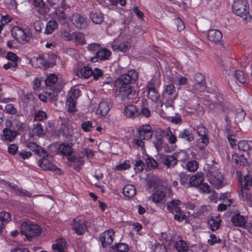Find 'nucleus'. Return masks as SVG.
Instances as JSON below:
<instances>
[{
  "label": "nucleus",
  "instance_id": "nucleus-53",
  "mask_svg": "<svg viewBox=\"0 0 252 252\" xmlns=\"http://www.w3.org/2000/svg\"><path fill=\"white\" fill-rule=\"evenodd\" d=\"M209 143V139L207 136L200 137L198 139L197 145L200 150H203Z\"/></svg>",
  "mask_w": 252,
  "mask_h": 252
},
{
  "label": "nucleus",
  "instance_id": "nucleus-24",
  "mask_svg": "<svg viewBox=\"0 0 252 252\" xmlns=\"http://www.w3.org/2000/svg\"><path fill=\"white\" fill-rule=\"evenodd\" d=\"M241 189L239 190H242L243 192L248 191L252 187V176L249 175H245L242 180L240 179Z\"/></svg>",
  "mask_w": 252,
  "mask_h": 252
},
{
  "label": "nucleus",
  "instance_id": "nucleus-55",
  "mask_svg": "<svg viewBox=\"0 0 252 252\" xmlns=\"http://www.w3.org/2000/svg\"><path fill=\"white\" fill-rule=\"evenodd\" d=\"M66 106L67 107L68 111L71 112L75 111L76 108V102L73 98L69 97L68 99H67L66 101Z\"/></svg>",
  "mask_w": 252,
  "mask_h": 252
},
{
  "label": "nucleus",
  "instance_id": "nucleus-61",
  "mask_svg": "<svg viewBox=\"0 0 252 252\" xmlns=\"http://www.w3.org/2000/svg\"><path fill=\"white\" fill-rule=\"evenodd\" d=\"M165 134L168 136V142L170 144H175L177 141V138L176 136L172 134L169 129H166L165 131Z\"/></svg>",
  "mask_w": 252,
  "mask_h": 252
},
{
  "label": "nucleus",
  "instance_id": "nucleus-30",
  "mask_svg": "<svg viewBox=\"0 0 252 252\" xmlns=\"http://www.w3.org/2000/svg\"><path fill=\"white\" fill-rule=\"evenodd\" d=\"M232 160L238 167L244 166L247 163V160L243 155L234 153L232 156Z\"/></svg>",
  "mask_w": 252,
  "mask_h": 252
},
{
  "label": "nucleus",
  "instance_id": "nucleus-9",
  "mask_svg": "<svg viewBox=\"0 0 252 252\" xmlns=\"http://www.w3.org/2000/svg\"><path fill=\"white\" fill-rule=\"evenodd\" d=\"M115 237V231L113 229H108L102 233L99 236V241L101 246L105 248L107 246H109L113 242Z\"/></svg>",
  "mask_w": 252,
  "mask_h": 252
},
{
  "label": "nucleus",
  "instance_id": "nucleus-40",
  "mask_svg": "<svg viewBox=\"0 0 252 252\" xmlns=\"http://www.w3.org/2000/svg\"><path fill=\"white\" fill-rule=\"evenodd\" d=\"M58 28V24L56 21L54 20H50L48 21L44 33L47 34L52 33L54 31Z\"/></svg>",
  "mask_w": 252,
  "mask_h": 252
},
{
  "label": "nucleus",
  "instance_id": "nucleus-42",
  "mask_svg": "<svg viewBox=\"0 0 252 252\" xmlns=\"http://www.w3.org/2000/svg\"><path fill=\"white\" fill-rule=\"evenodd\" d=\"M165 196V193L162 190H157L152 195L149 197L150 200L153 202L158 203L161 201Z\"/></svg>",
  "mask_w": 252,
  "mask_h": 252
},
{
  "label": "nucleus",
  "instance_id": "nucleus-18",
  "mask_svg": "<svg viewBox=\"0 0 252 252\" xmlns=\"http://www.w3.org/2000/svg\"><path fill=\"white\" fill-rule=\"evenodd\" d=\"M165 134V132L164 130H159L156 131L153 140V144L158 152L162 150L163 144V137Z\"/></svg>",
  "mask_w": 252,
  "mask_h": 252
},
{
  "label": "nucleus",
  "instance_id": "nucleus-48",
  "mask_svg": "<svg viewBox=\"0 0 252 252\" xmlns=\"http://www.w3.org/2000/svg\"><path fill=\"white\" fill-rule=\"evenodd\" d=\"M180 182L181 184L186 188L190 187V184H189V178L190 177L188 174L184 173H181L179 175Z\"/></svg>",
  "mask_w": 252,
  "mask_h": 252
},
{
  "label": "nucleus",
  "instance_id": "nucleus-63",
  "mask_svg": "<svg viewBox=\"0 0 252 252\" xmlns=\"http://www.w3.org/2000/svg\"><path fill=\"white\" fill-rule=\"evenodd\" d=\"M174 215V218L175 220H178L179 222L182 221L183 220H186L187 216L184 212L180 209V212L176 213Z\"/></svg>",
  "mask_w": 252,
  "mask_h": 252
},
{
  "label": "nucleus",
  "instance_id": "nucleus-8",
  "mask_svg": "<svg viewBox=\"0 0 252 252\" xmlns=\"http://www.w3.org/2000/svg\"><path fill=\"white\" fill-rule=\"evenodd\" d=\"M155 82L153 79L149 81L146 86V89L148 92V98L152 101L157 102L159 100L160 95L157 90L158 86L156 85Z\"/></svg>",
  "mask_w": 252,
  "mask_h": 252
},
{
  "label": "nucleus",
  "instance_id": "nucleus-1",
  "mask_svg": "<svg viewBox=\"0 0 252 252\" xmlns=\"http://www.w3.org/2000/svg\"><path fill=\"white\" fill-rule=\"evenodd\" d=\"M138 73L134 69L129 70L126 73L121 74L115 82V86L119 89V95L123 100L131 99L137 94L131 84L138 79Z\"/></svg>",
  "mask_w": 252,
  "mask_h": 252
},
{
  "label": "nucleus",
  "instance_id": "nucleus-32",
  "mask_svg": "<svg viewBox=\"0 0 252 252\" xmlns=\"http://www.w3.org/2000/svg\"><path fill=\"white\" fill-rule=\"evenodd\" d=\"M58 80V77L57 75L54 73H51L47 76L46 79L45 80V83L50 89L55 90V85Z\"/></svg>",
  "mask_w": 252,
  "mask_h": 252
},
{
  "label": "nucleus",
  "instance_id": "nucleus-21",
  "mask_svg": "<svg viewBox=\"0 0 252 252\" xmlns=\"http://www.w3.org/2000/svg\"><path fill=\"white\" fill-rule=\"evenodd\" d=\"M231 221L235 226L242 227L245 225L247 220L245 216L240 215V213H237L232 216Z\"/></svg>",
  "mask_w": 252,
  "mask_h": 252
},
{
  "label": "nucleus",
  "instance_id": "nucleus-54",
  "mask_svg": "<svg viewBox=\"0 0 252 252\" xmlns=\"http://www.w3.org/2000/svg\"><path fill=\"white\" fill-rule=\"evenodd\" d=\"M146 162L150 169H156L158 167V163L153 158L148 157L146 160Z\"/></svg>",
  "mask_w": 252,
  "mask_h": 252
},
{
  "label": "nucleus",
  "instance_id": "nucleus-60",
  "mask_svg": "<svg viewBox=\"0 0 252 252\" xmlns=\"http://www.w3.org/2000/svg\"><path fill=\"white\" fill-rule=\"evenodd\" d=\"M103 75V71L98 68H95L93 70L92 75L95 80H98L102 77Z\"/></svg>",
  "mask_w": 252,
  "mask_h": 252
},
{
  "label": "nucleus",
  "instance_id": "nucleus-23",
  "mask_svg": "<svg viewBox=\"0 0 252 252\" xmlns=\"http://www.w3.org/2000/svg\"><path fill=\"white\" fill-rule=\"evenodd\" d=\"M125 115L127 118H134L140 115L137 107L133 105H128L125 107Z\"/></svg>",
  "mask_w": 252,
  "mask_h": 252
},
{
  "label": "nucleus",
  "instance_id": "nucleus-50",
  "mask_svg": "<svg viewBox=\"0 0 252 252\" xmlns=\"http://www.w3.org/2000/svg\"><path fill=\"white\" fill-rule=\"evenodd\" d=\"M47 118L46 113L42 110H39L34 114V121H41Z\"/></svg>",
  "mask_w": 252,
  "mask_h": 252
},
{
  "label": "nucleus",
  "instance_id": "nucleus-38",
  "mask_svg": "<svg viewBox=\"0 0 252 252\" xmlns=\"http://www.w3.org/2000/svg\"><path fill=\"white\" fill-rule=\"evenodd\" d=\"M123 194L128 198L133 197L136 194L135 187L131 184L125 186L123 188Z\"/></svg>",
  "mask_w": 252,
  "mask_h": 252
},
{
  "label": "nucleus",
  "instance_id": "nucleus-14",
  "mask_svg": "<svg viewBox=\"0 0 252 252\" xmlns=\"http://www.w3.org/2000/svg\"><path fill=\"white\" fill-rule=\"evenodd\" d=\"M137 134L138 138L148 140L152 136L153 130L150 125H143L137 129Z\"/></svg>",
  "mask_w": 252,
  "mask_h": 252
},
{
  "label": "nucleus",
  "instance_id": "nucleus-46",
  "mask_svg": "<svg viewBox=\"0 0 252 252\" xmlns=\"http://www.w3.org/2000/svg\"><path fill=\"white\" fill-rule=\"evenodd\" d=\"M130 47V45L128 42L122 43L120 45L113 44L112 45L113 50H118L124 53L127 51Z\"/></svg>",
  "mask_w": 252,
  "mask_h": 252
},
{
  "label": "nucleus",
  "instance_id": "nucleus-29",
  "mask_svg": "<svg viewBox=\"0 0 252 252\" xmlns=\"http://www.w3.org/2000/svg\"><path fill=\"white\" fill-rule=\"evenodd\" d=\"M221 221L219 216L211 218L208 220L207 224L208 227L213 231L218 230Z\"/></svg>",
  "mask_w": 252,
  "mask_h": 252
},
{
  "label": "nucleus",
  "instance_id": "nucleus-59",
  "mask_svg": "<svg viewBox=\"0 0 252 252\" xmlns=\"http://www.w3.org/2000/svg\"><path fill=\"white\" fill-rule=\"evenodd\" d=\"M93 127L92 122L90 121L84 122L81 124V128L86 132L91 131Z\"/></svg>",
  "mask_w": 252,
  "mask_h": 252
},
{
  "label": "nucleus",
  "instance_id": "nucleus-6",
  "mask_svg": "<svg viewBox=\"0 0 252 252\" xmlns=\"http://www.w3.org/2000/svg\"><path fill=\"white\" fill-rule=\"evenodd\" d=\"M11 35L14 38L22 44H25L30 41V37L25 31L19 26H15L12 29Z\"/></svg>",
  "mask_w": 252,
  "mask_h": 252
},
{
  "label": "nucleus",
  "instance_id": "nucleus-17",
  "mask_svg": "<svg viewBox=\"0 0 252 252\" xmlns=\"http://www.w3.org/2000/svg\"><path fill=\"white\" fill-rule=\"evenodd\" d=\"M66 8L67 5L64 0H62L60 5L55 8L54 13L58 20L65 21L67 19V16L65 13Z\"/></svg>",
  "mask_w": 252,
  "mask_h": 252
},
{
  "label": "nucleus",
  "instance_id": "nucleus-27",
  "mask_svg": "<svg viewBox=\"0 0 252 252\" xmlns=\"http://www.w3.org/2000/svg\"><path fill=\"white\" fill-rule=\"evenodd\" d=\"M27 147L38 156H47L46 151L37 145L35 142H29L27 144Z\"/></svg>",
  "mask_w": 252,
  "mask_h": 252
},
{
  "label": "nucleus",
  "instance_id": "nucleus-43",
  "mask_svg": "<svg viewBox=\"0 0 252 252\" xmlns=\"http://www.w3.org/2000/svg\"><path fill=\"white\" fill-rule=\"evenodd\" d=\"M111 248L114 252H127L128 251V246L124 243H116L111 246Z\"/></svg>",
  "mask_w": 252,
  "mask_h": 252
},
{
  "label": "nucleus",
  "instance_id": "nucleus-7",
  "mask_svg": "<svg viewBox=\"0 0 252 252\" xmlns=\"http://www.w3.org/2000/svg\"><path fill=\"white\" fill-rule=\"evenodd\" d=\"M75 75L82 79H88L92 76L93 70L88 66H84L83 63H79L74 68Z\"/></svg>",
  "mask_w": 252,
  "mask_h": 252
},
{
  "label": "nucleus",
  "instance_id": "nucleus-34",
  "mask_svg": "<svg viewBox=\"0 0 252 252\" xmlns=\"http://www.w3.org/2000/svg\"><path fill=\"white\" fill-rule=\"evenodd\" d=\"M72 152V148L68 144H61L57 149V153L63 156H69Z\"/></svg>",
  "mask_w": 252,
  "mask_h": 252
},
{
  "label": "nucleus",
  "instance_id": "nucleus-41",
  "mask_svg": "<svg viewBox=\"0 0 252 252\" xmlns=\"http://www.w3.org/2000/svg\"><path fill=\"white\" fill-rule=\"evenodd\" d=\"M90 18L92 20L93 23L96 24H100L103 21V14L100 12H91L90 13Z\"/></svg>",
  "mask_w": 252,
  "mask_h": 252
},
{
  "label": "nucleus",
  "instance_id": "nucleus-19",
  "mask_svg": "<svg viewBox=\"0 0 252 252\" xmlns=\"http://www.w3.org/2000/svg\"><path fill=\"white\" fill-rule=\"evenodd\" d=\"M112 105L108 99L103 100L99 103L96 113L100 116H105L109 112Z\"/></svg>",
  "mask_w": 252,
  "mask_h": 252
},
{
  "label": "nucleus",
  "instance_id": "nucleus-36",
  "mask_svg": "<svg viewBox=\"0 0 252 252\" xmlns=\"http://www.w3.org/2000/svg\"><path fill=\"white\" fill-rule=\"evenodd\" d=\"M167 79L168 80L169 84L165 85L163 92L164 94H167V95L170 96L175 94L176 89L173 84V79L171 77H168Z\"/></svg>",
  "mask_w": 252,
  "mask_h": 252
},
{
  "label": "nucleus",
  "instance_id": "nucleus-22",
  "mask_svg": "<svg viewBox=\"0 0 252 252\" xmlns=\"http://www.w3.org/2000/svg\"><path fill=\"white\" fill-rule=\"evenodd\" d=\"M3 134L1 136V139L4 141L12 142L14 141L16 137L20 134L16 132L15 130H12L8 127L4 128L2 130Z\"/></svg>",
  "mask_w": 252,
  "mask_h": 252
},
{
  "label": "nucleus",
  "instance_id": "nucleus-39",
  "mask_svg": "<svg viewBox=\"0 0 252 252\" xmlns=\"http://www.w3.org/2000/svg\"><path fill=\"white\" fill-rule=\"evenodd\" d=\"M6 125L7 126H9V128L12 129V130H15L16 132H19V130H23V123L18 120H14L12 122H7Z\"/></svg>",
  "mask_w": 252,
  "mask_h": 252
},
{
  "label": "nucleus",
  "instance_id": "nucleus-15",
  "mask_svg": "<svg viewBox=\"0 0 252 252\" xmlns=\"http://www.w3.org/2000/svg\"><path fill=\"white\" fill-rule=\"evenodd\" d=\"M49 57L47 54H39L37 57H33V60L36 62L38 67L47 69L53 66V64L49 61Z\"/></svg>",
  "mask_w": 252,
  "mask_h": 252
},
{
  "label": "nucleus",
  "instance_id": "nucleus-49",
  "mask_svg": "<svg viewBox=\"0 0 252 252\" xmlns=\"http://www.w3.org/2000/svg\"><path fill=\"white\" fill-rule=\"evenodd\" d=\"M175 247L179 252H187L188 250L186 243L182 240L176 241Z\"/></svg>",
  "mask_w": 252,
  "mask_h": 252
},
{
  "label": "nucleus",
  "instance_id": "nucleus-52",
  "mask_svg": "<svg viewBox=\"0 0 252 252\" xmlns=\"http://www.w3.org/2000/svg\"><path fill=\"white\" fill-rule=\"evenodd\" d=\"M234 77L238 81L242 84L247 82V79L245 76L243 72L241 70H236L234 74Z\"/></svg>",
  "mask_w": 252,
  "mask_h": 252
},
{
  "label": "nucleus",
  "instance_id": "nucleus-58",
  "mask_svg": "<svg viewBox=\"0 0 252 252\" xmlns=\"http://www.w3.org/2000/svg\"><path fill=\"white\" fill-rule=\"evenodd\" d=\"M32 155L31 152L26 151L25 150L19 151L17 153V156L23 159H29L32 157Z\"/></svg>",
  "mask_w": 252,
  "mask_h": 252
},
{
  "label": "nucleus",
  "instance_id": "nucleus-31",
  "mask_svg": "<svg viewBox=\"0 0 252 252\" xmlns=\"http://www.w3.org/2000/svg\"><path fill=\"white\" fill-rule=\"evenodd\" d=\"M71 41L76 45H82L86 44L85 35L81 32H73Z\"/></svg>",
  "mask_w": 252,
  "mask_h": 252
},
{
  "label": "nucleus",
  "instance_id": "nucleus-62",
  "mask_svg": "<svg viewBox=\"0 0 252 252\" xmlns=\"http://www.w3.org/2000/svg\"><path fill=\"white\" fill-rule=\"evenodd\" d=\"M130 167V164L129 160H126L123 163L120 164L116 167V169L118 171L126 170Z\"/></svg>",
  "mask_w": 252,
  "mask_h": 252
},
{
  "label": "nucleus",
  "instance_id": "nucleus-33",
  "mask_svg": "<svg viewBox=\"0 0 252 252\" xmlns=\"http://www.w3.org/2000/svg\"><path fill=\"white\" fill-rule=\"evenodd\" d=\"M181 201L178 199H175L168 202L167 204V210L172 213L180 212V207L179 205Z\"/></svg>",
  "mask_w": 252,
  "mask_h": 252
},
{
  "label": "nucleus",
  "instance_id": "nucleus-25",
  "mask_svg": "<svg viewBox=\"0 0 252 252\" xmlns=\"http://www.w3.org/2000/svg\"><path fill=\"white\" fill-rule=\"evenodd\" d=\"M163 163L167 167L170 168L174 167L177 163L178 159L176 154L166 155L162 158Z\"/></svg>",
  "mask_w": 252,
  "mask_h": 252
},
{
  "label": "nucleus",
  "instance_id": "nucleus-64",
  "mask_svg": "<svg viewBox=\"0 0 252 252\" xmlns=\"http://www.w3.org/2000/svg\"><path fill=\"white\" fill-rule=\"evenodd\" d=\"M165 247L159 243L156 244L153 249V252H165Z\"/></svg>",
  "mask_w": 252,
  "mask_h": 252
},
{
  "label": "nucleus",
  "instance_id": "nucleus-57",
  "mask_svg": "<svg viewBox=\"0 0 252 252\" xmlns=\"http://www.w3.org/2000/svg\"><path fill=\"white\" fill-rule=\"evenodd\" d=\"M84 162V161L83 157H78L73 164L74 169L76 171H79L81 169V166L83 165Z\"/></svg>",
  "mask_w": 252,
  "mask_h": 252
},
{
  "label": "nucleus",
  "instance_id": "nucleus-3",
  "mask_svg": "<svg viewBox=\"0 0 252 252\" xmlns=\"http://www.w3.org/2000/svg\"><path fill=\"white\" fill-rule=\"evenodd\" d=\"M207 175L210 183L216 189L224 186L223 176L215 165L208 166Z\"/></svg>",
  "mask_w": 252,
  "mask_h": 252
},
{
  "label": "nucleus",
  "instance_id": "nucleus-11",
  "mask_svg": "<svg viewBox=\"0 0 252 252\" xmlns=\"http://www.w3.org/2000/svg\"><path fill=\"white\" fill-rule=\"evenodd\" d=\"M73 25L77 29H85L88 25L87 19L79 13H74L71 17Z\"/></svg>",
  "mask_w": 252,
  "mask_h": 252
},
{
  "label": "nucleus",
  "instance_id": "nucleus-5",
  "mask_svg": "<svg viewBox=\"0 0 252 252\" xmlns=\"http://www.w3.org/2000/svg\"><path fill=\"white\" fill-rule=\"evenodd\" d=\"M71 229L78 235H82L87 229L84 218L82 216L75 218L71 223Z\"/></svg>",
  "mask_w": 252,
  "mask_h": 252
},
{
  "label": "nucleus",
  "instance_id": "nucleus-28",
  "mask_svg": "<svg viewBox=\"0 0 252 252\" xmlns=\"http://www.w3.org/2000/svg\"><path fill=\"white\" fill-rule=\"evenodd\" d=\"M11 220V215L9 212L5 211L0 212V234L5 227V225L10 222Z\"/></svg>",
  "mask_w": 252,
  "mask_h": 252
},
{
  "label": "nucleus",
  "instance_id": "nucleus-47",
  "mask_svg": "<svg viewBox=\"0 0 252 252\" xmlns=\"http://www.w3.org/2000/svg\"><path fill=\"white\" fill-rule=\"evenodd\" d=\"M235 122L238 123L242 122L246 116L245 112L241 108H238L235 110Z\"/></svg>",
  "mask_w": 252,
  "mask_h": 252
},
{
  "label": "nucleus",
  "instance_id": "nucleus-20",
  "mask_svg": "<svg viewBox=\"0 0 252 252\" xmlns=\"http://www.w3.org/2000/svg\"><path fill=\"white\" fill-rule=\"evenodd\" d=\"M222 34L218 30L212 29L207 32V39L214 43H219L222 39Z\"/></svg>",
  "mask_w": 252,
  "mask_h": 252
},
{
  "label": "nucleus",
  "instance_id": "nucleus-16",
  "mask_svg": "<svg viewBox=\"0 0 252 252\" xmlns=\"http://www.w3.org/2000/svg\"><path fill=\"white\" fill-rule=\"evenodd\" d=\"M32 4L39 15L45 16L50 11V8L43 0H32Z\"/></svg>",
  "mask_w": 252,
  "mask_h": 252
},
{
  "label": "nucleus",
  "instance_id": "nucleus-2",
  "mask_svg": "<svg viewBox=\"0 0 252 252\" xmlns=\"http://www.w3.org/2000/svg\"><path fill=\"white\" fill-rule=\"evenodd\" d=\"M20 233L25 235L26 238L31 240L34 237L39 235L41 232L40 227L32 221L28 220H22L20 222Z\"/></svg>",
  "mask_w": 252,
  "mask_h": 252
},
{
  "label": "nucleus",
  "instance_id": "nucleus-12",
  "mask_svg": "<svg viewBox=\"0 0 252 252\" xmlns=\"http://www.w3.org/2000/svg\"><path fill=\"white\" fill-rule=\"evenodd\" d=\"M46 154L47 156H40L42 158L38 160V165L44 170H50L53 171L60 170L59 168L54 165L53 163L47 159L49 157V154L47 151H46Z\"/></svg>",
  "mask_w": 252,
  "mask_h": 252
},
{
  "label": "nucleus",
  "instance_id": "nucleus-44",
  "mask_svg": "<svg viewBox=\"0 0 252 252\" xmlns=\"http://www.w3.org/2000/svg\"><path fill=\"white\" fill-rule=\"evenodd\" d=\"M32 131L38 137H43L47 132L46 130L43 128L42 125L40 123H36L34 125Z\"/></svg>",
  "mask_w": 252,
  "mask_h": 252
},
{
  "label": "nucleus",
  "instance_id": "nucleus-56",
  "mask_svg": "<svg viewBox=\"0 0 252 252\" xmlns=\"http://www.w3.org/2000/svg\"><path fill=\"white\" fill-rule=\"evenodd\" d=\"M5 110L6 112L11 115H17L18 111L17 108L14 106L13 104H8L5 107Z\"/></svg>",
  "mask_w": 252,
  "mask_h": 252
},
{
  "label": "nucleus",
  "instance_id": "nucleus-35",
  "mask_svg": "<svg viewBox=\"0 0 252 252\" xmlns=\"http://www.w3.org/2000/svg\"><path fill=\"white\" fill-rule=\"evenodd\" d=\"M178 137L184 139L189 142L194 140V135L192 130L188 128H186L181 131L178 135Z\"/></svg>",
  "mask_w": 252,
  "mask_h": 252
},
{
  "label": "nucleus",
  "instance_id": "nucleus-37",
  "mask_svg": "<svg viewBox=\"0 0 252 252\" xmlns=\"http://www.w3.org/2000/svg\"><path fill=\"white\" fill-rule=\"evenodd\" d=\"M237 146L240 150L249 153L252 149V141L241 140L238 143Z\"/></svg>",
  "mask_w": 252,
  "mask_h": 252
},
{
  "label": "nucleus",
  "instance_id": "nucleus-4",
  "mask_svg": "<svg viewBox=\"0 0 252 252\" xmlns=\"http://www.w3.org/2000/svg\"><path fill=\"white\" fill-rule=\"evenodd\" d=\"M232 8L233 12L242 17L244 20H250L249 4L247 0H236L233 2Z\"/></svg>",
  "mask_w": 252,
  "mask_h": 252
},
{
  "label": "nucleus",
  "instance_id": "nucleus-51",
  "mask_svg": "<svg viewBox=\"0 0 252 252\" xmlns=\"http://www.w3.org/2000/svg\"><path fill=\"white\" fill-rule=\"evenodd\" d=\"M198 168V163L196 160H190L187 162L186 169L190 172H194Z\"/></svg>",
  "mask_w": 252,
  "mask_h": 252
},
{
  "label": "nucleus",
  "instance_id": "nucleus-26",
  "mask_svg": "<svg viewBox=\"0 0 252 252\" xmlns=\"http://www.w3.org/2000/svg\"><path fill=\"white\" fill-rule=\"evenodd\" d=\"M204 175L202 173L197 172L196 174L191 176L189 178L190 187H198L203 182Z\"/></svg>",
  "mask_w": 252,
  "mask_h": 252
},
{
  "label": "nucleus",
  "instance_id": "nucleus-45",
  "mask_svg": "<svg viewBox=\"0 0 252 252\" xmlns=\"http://www.w3.org/2000/svg\"><path fill=\"white\" fill-rule=\"evenodd\" d=\"M239 198L243 201H246L252 204V192L245 191L243 192L242 190H238Z\"/></svg>",
  "mask_w": 252,
  "mask_h": 252
},
{
  "label": "nucleus",
  "instance_id": "nucleus-10",
  "mask_svg": "<svg viewBox=\"0 0 252 252\" xmlns=\"http://www.w3.org/2000/svg\"><path fill=\"white\" fill-rule=\"evenodd\" d=\"M196 83L193 85V88L195 90L203 92L207 88V84L205 76L201 73H196L194 76Z\"/></svg>",
  "mask_w": 252,
  "mask_h": 252
},
{
  "label": "nucleus",
  "instance_id": "nucleus-13",
  "mask_svg": "<svg viewBox=\"0 0 252 252\" xmlns=\"http://www.w3.org/2000/svg\"><path fill=\"white\" fill-rule=\"evenodd\" d=\"M111 55V52L107 48H102L98 50L95 55L91 58L92 62L95 63L99 61H105L109 60Z\"/></svg>",
  "mask_w": 252,
  "mask_h": 252
}]
</instances>
